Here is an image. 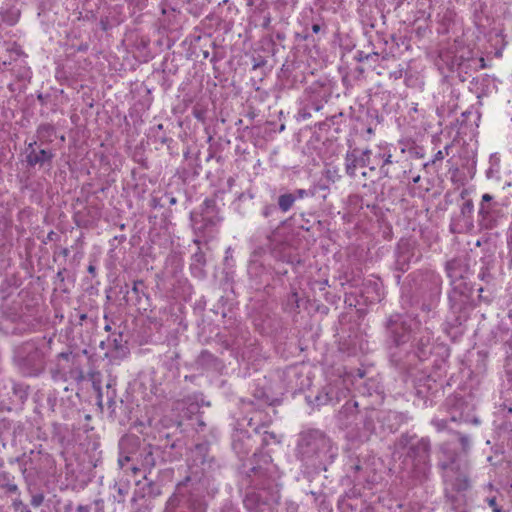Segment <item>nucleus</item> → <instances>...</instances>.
I'll use <instances>...</instances> for the list:
<instances>
[{"label": "nucleus", "instance_id": "obj_1", "mask_svg": "<svg viewBox=\"0 0 512 512\" xmlns=\"http://www.w3.org/2000/svg\"><path fill=\"white\" fill-rule=\"evenodd\" d=\"M371 155V151L366 150L361 155H357L356 151L348 153L346 156V171L350 176H355L358 167L367 166V156Z\"/></svg>", "mask_w": 512, "mask_h": 512}, {"label": "nucleus", "instance_id": "obj_2", "mask_svg": "<svg viewBox=\"0 0 512 512\" xmlns=\"http://www.w3.org/2000/svg\"><path fill=\"white\" fill-rule=\"evenodd\" d=\"M52 158V153L44 149L36 152L34 149L27 154V161L30 165L43 164Z\"/></svg>", "mask_w": 512, "mask_h": 512}, {"label": "nucleus", "instance_id": "obj_3", "mask_svg": "<svg viewBox=\"0 0 512 512\" xmlns=\"http://www.w3.org/2000/svg\"><path fill=\"white\" fill-rule=\"evenodd\" d=\"M413 450L416 451V454L420 459H426L430 451L429 440L425 438L420 439L413 448Z\"/></svg>", "mask_w": 512, "mask_h": 512}, {"label": "nucleus", "instance_id": "obj_4", "mask_svg": "<svg viewBox=\"0 0 512 512\" xmlns=\"http://www.w3.org/2000/svg\"><path fill=\"white\" fill-rule=\"evenodd\" d=\"M334 399V389L331 386H327L323 391L316 397V401L319 404H327L332 402Z\"/></svg>", "mask_w": 512, "mask_h": 512}, {"label": "nucleus", "instance_id": "obj_5", "mask_svg": "<svg viewBox=\"0 0 512 512\" xmlns=\"http://www.w3.org/2000/svg\"><path fill=\"white\" fill-rule=\"evenodd\" d=\"M295 202V196L292 194H284L279 197L278 204L279 208L283 212H287Z\"/></svg>", "mask_w": 512, "mask_h": 512}, {"label": "nucleus", "instance_id": "obj_6", "mask_svg": "<svg viewBox=\"0 0 512 512\" xmlns=\"http://www.w3.org/2000/svg\"><path fill=\"white\" fill-rule=\"evenodd\" d=\"M382 159V155L380 153H377L375 155H368L367 156V166L370 167V170H375L377 166L380 165Z\"/></svg>", "mask_w": 512, "mask_h": 512}, {"label": "nucleus", "instance_id": "obj_7", "mask_svg": "<svg viewBox=\"0 0 512 512\" xmlns=\"http://www.w3.org/2000/svg\"><path fill=\"white\" fill-rule=\"evenodd\" d=\"M129 461H130V457L124 456V457L119 458L118 462L121 467H124Z\"/></svg>", "mask_w": 512, "mask_h": 512}, {"label": "nucleus", "instance_id": "obj_8", "mask_svg": "<svg viewBox=\"0 0 512 512\" xmlns=\"http://www.w3.org/2000/svg\"><path fill=\"white\" fill-rule=\"evenodd\" d=\"M296 194L299 198H304L305 196H307L309 193L304 190V189H299L296 191Z\"/></svg>", "mask_w": 512, "mask_h": 512}, {"label": "nucleus", "instance_id": "obj_9", "mask_svg": "<svg viewBox=\"0 0 512 512\" xmlns=\"http://www.w3.org/2000/svg\"><path fill=\"white\" fill-rule=\"evenodd\" d=\"M491 200H492V196H491V195H489V194H484V195L482 196V201H483V202H489V201H491Z\"/></svg>", "mask_w": 512, "mask_h": 512}, {"label": "nucleus", "instance_id": "obj_10", "mask_svg": "<svg viewBox=\"0 0 512 512\" xmlns=\"http://www.w3.org/2000/svg\"><path fill=\"white\" fill-rule=\"evenodd\" d=\"M443 158H444L443 152L442 151H438L437 154L435 155V159L436 160H442Z\"/></svg>", "mask_w": 512, "mask_h": 512}, {"label": "nucleus", "instance_id": "obj_11", "mask_svg": "<svg viewBox=\"0 0 512 512\" xmlns=\"http://www.w3.org/2000/svg\"><path fill=\"white\" fill-rule=\"evenodd\" d=\"M319 29H320V27H319V25H317V24H316V25H313V27H312V30H313L314 32H318V31H319Z\"/></svg>", "mask_w": 512, "mask_h": 512}, {"label": "nucleus", "instance_id": "obj_12", "mask_svg": "<svg viewBox=\"0 0 512 512\" xmlns=\"http://www.w3.org/2000/svg\"><path fill=\"white\" fill-rule=\"evenodd\" d=\"M390 158H391V155H388V157L384 160L383 164L390 163L391 162Z\"/></svg>", "mask_w": 512, "mask_h": 512}, {"label": "nucleus", "instance_id": "obj_13", "mask_svg": "<svg viewBox=\"0 0 512 512\" xmlns=\"http://www.w3.org/2000/svg\"><path fill=\"white\" fill-rule=\"evenodd\" d=\"M468 486V482H467V479L464 480V483L462 486H460V488H466Z\"/></svg>", "mask_w": 512, "mask_h": 512}, {"label": "nucleus", "instance_id": "obj_14", "mask_svg": "<svg viewBox=\"0 0 512 512\" xmlns=\"http://www.w3.org/2000/svg\"><path fill=\"white\" fill-rule=\"evenodd\" d=\"M438 429H442L444 427V424L443 423H436Z\"/></svg>", "mask_w": 512, "mask_h": 512}, {"label": "nucleus", "instance_id": "obj_15", "mask_svg": "<svg viewBox=\"0 0 512 512\" xmlns=\"http://www.w3.org/2000/svg\"><path fill=\"white\" fill-rule=\"evenodd\" d=\"M461 441H462L463 445H466V444H467V439H466L465 437H462V438H461Z\"/></svg>", "mask_w": 512, "mask_h": 512}, {"label": "nucleus", "instance_id": "obj_16", "mask_svg": "<svg viewBox=\"0 0 512 512\" xmlns=\"http://www.w3.org/2000/svg\"><path fill=\"white\" fill-rule=\"evenodd\" d=\"M132 471H133L134 474H136L138 472V468L137 467H133Z\"/></svg>", "mask_w": 512, "mask_h": 512}, {"label": "nucleus", "instance_id": "obj_17", "mask_svg": "<svg viewBox=\"0 0 512 512\" xmlns=\"http://www.w3.org/2000/svg\"><path fill=\"white\" fill-rule=\"evenodd\" d=\"M490 504H491V505H494V504H495V500H494V499H491V500H490Z\"/></svg>", "mask_w": 512, "mask_h": 512}, {"label": "nucleus", "instance_id": "obj_18", "mask_svg": "<svg viewBox=\"0 0 512 512\" xmlns=\"http://www.w3.org/2000/svg\"><path fill=\"white\" fill-rule=\"evenodd\" d=\"M94 268L92 266L89 267V271L92 272Z\"/></svg>", "mask_w": 512, "mask_h": 512}]
</instances>
